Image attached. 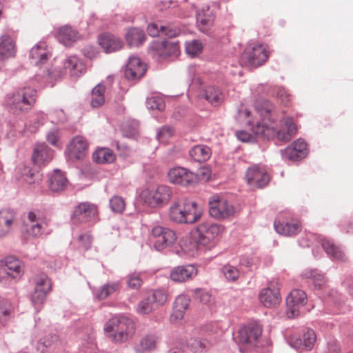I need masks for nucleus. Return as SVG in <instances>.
<instances>
[{"mask_svg":"<svg viewBox=\"0 0 353 353\" xmlns=\"http://www.w3.org/2000/svg\"><path fill=\"white\" fill-rule=\"evenodd\" d=\"M42 225L39 223L26 225V232L28 237L37 238L41 234Z\"/></svg>","mask_w":353,"mask_h":353,"instance_id":"57","label":"nucleus"},{"mask_svg":"<svg viewBox=\"0 0 353 353\" xmlns=\"http://www.w3.org/2000/svg\"><path fill=\"white\" fill-rule=\"evenodd\" d=\"M195 299L202 305L209 307L214 303V299L210 292L205 290H196L195 292Z\"/></svg>","mask_w":353,"mask_h":353,"instance_id":"45","label":"nucleus"},{"mask_svg":"<svg viewBox=\"0 0 353 353\" xmlns=\"http://www.w3.org/2000/svg\"><path fill=\"white\" fill-rule=\"evenodd\" d=\"M46 139L48 143L54 146L58 145V130L55 128L51 130L46 134Z\"/></svg>","mask_w":353,"mask_h":353,"instance_id":"64","label":"nucleus"},{"mask_svg":"<svg viewBox=\"0 0 353 353\" xmlns=\"http://www.w3.org/2000/svg\"><path fill=\"white\" fill-rule=\"evenodd\" d=\"M47 114L43 112L37 113L33 119L30 121L29 128L31 132H35L39 127L43 125L47 120Z\"/></svg>","mask_w":353,"mask_h":353,"instance_id":"50","label":"nucleus"},{"mask_svg":"<svg viewBox=\"0 0 353 353\" xmlns=\"http://www.w3.org/2000/svg\"><path fill=\"white\" fill-rule=\"evenodd\" d=\"M209 214L216 219H225L235 213L234 206L227 200L214 195L209 199Z\"/></svg>","mask_w":353,"mask_h":353,"instance_id":"8","label":"nucleus"},{"mask_svg":"<svg viewBox=\"0 0 353 353\" xmlns=\"http://www.w3.org/2000/svg\"><path fill=\"white\" fill-rule=\"evenodd\" d=\"M50 57L51 54L43 41L38 42L31 48L29 53L30 63L34 65H41L46 63Z\"/></svg>","mask_w":353,"mask_h":353,"instance_id":"20","label":"nucleus"},{"mask_svg":"<svg viewBox=\"0 0 353 353\" xmlns=\"http://www.w3.org/2000/svg\"><path fill=\"white\" fill-rule=\"evenodd\" d=\"M196 202H186L182 209L179 201H175L170 207V219L177 223H194L201 217L200 213L196 212Z\"/></svg>","mask_w":353,"mask_h":353,"instance_id":"6","label":"nucleus"},{"mask_svg":"<svg viewBox=\"0 0 353 353\" xmlns=\"http://www.w3.org/2000/svg\"><path fill=\"white\" fill-rule=\"evenodd\" d=\"M67 149L70 158L82 159L85 155L87 143L82 137L77 136L70 141Z\"/></svg>","mask_w":353,"mask_h":353,"instance_id":"27","label":"nucleus"},{"mask_svg":"<svg viewBox=\"0 0 353 353\" xmlns=\"http://www.w3.org/2000/svg\"><path fill=\"white\" fill-rule=\"evenodd\" d=\"M146 72V66L137 57H130L124 71L125 77L131 81L141 78Z\"/></svg>","mask_w":353,"mask_h":353,"instance_id":"18","label":"nucleus"},{"mask_svg":"<svg viewBox=\"0 0 353 353\" xmlns=\"http://www.w3.org/2000/svg\"><path fill=\"white\" fill-rule=\"evenodd\" d=\"M147 32L148 34L152 37H156L161 35V26L157 23H151L148 25Z\"/></svg>","mask_w":353,"mask_h":353,"instance_id":"62","label":"nucleus"},{"mask_svg":"<svg viewBox=\"0 0 353 353\" xmlns=\"http://www.w3.org/2000/svg\"><path fill=\"white\" fill-rule=\"evenodd\" d=\"M15 52V46L10 36L4 35L0 37V60L13 57Z\"/></svg>","mask_w":353,"mask_h":353,"instance_id":"36","label":"nucleus"},{"mask_svg":"<svg viewBox=\"0 0 353 353\" xmlns=\"http://www.w3.org/2000/svg\"><path fill=\"white\" fill-rule=\"evenodd\" d=\"M316 341L315 332L307 329L303 334L302 338L295 339L292 342V346L299 350H310L313 348Z\"/></svg>","mask_w":353,"mask_h":353,"instance_id":"26","label":"nucleus"},{"mask_svg":"<svg viewBox=\"0 0 353 353\" xmlns=\"http://www.w3.org/2000/svg\"><path fill=\"white\" fill-rule=\"evenodd\" d=\"M13 313L11 303L3 299H0V323L4 325L10 319Z\"/></svg>","mask_w":353,"mask_h":353,"instance_id":"41","label":"nucleus"},{"mask_svg":"<svg viewBox=\"0 0 353 353\" xmlns=\"http://www.w3.org/2000/svg\"><path fill=\"white\" fill-rule=\"evenodd\" d=\"M190 299L185 294L179 295L175 299L173 311L171 314V320L177 322L184 318L186 311L189 308Z\"/></svg>","mask_w":353,"mask_h":353,"instance_id":"24","label":"nucleus"},{"mask_svg":"<svg viewBox=\"0 0 353 353\" xmlns=\"http://www.w3.org/2000/svg\"><path fill=\"white\" fill-rule=\"evenodd\" d=\"M151 234L157 239L154 243H174L177 239V234L173 230L160 225L154 227Z\"/></svg>","mask_w":353,"mask_h":353,"instance_id":"30","label":"nucleus"},{"mask_svg":"<svg viewBox=\"0 0 353 353\" xmlns=\"http://www.w3.org/2000/svg\"><path fill=\"white\" fill-rule=\"evenodd\" d=\"M120 288L119 283H112L104 285L101 289L97 292V296L99 299H104L107 298L110 294L118 290Z\"/></svg>","mask_w":353,"mask_h":353,"instance_id":"48","label":"nucleus"},{"mask_svg":"<svg viewBox=\"0 0 353 353\" xmlns=\"http://www.w3.org/2000/svg\"><path fill=\"white\" fill-rule=\"evenodd\" d=\"M57 38L61 43L68 46L78 39L79 32L70 26L65 25L59 29Z\"/></svg>","mask_w":353,"mask_h":353,"instance_id":"34","label":"nucleus"},{"mask_svg":"<svg viewBox=\"0 0 353 353\" xmlns=\"http://www.w3.org/2000/svg\"><path fill=\"white\" fill-rule=\"evenodd\" d=\"M104 330L112 342L122 343L133 336L136 327L132 319L125 316H117L107 322Z\"/></svg>","mask_w":353,"mask_h":353,"instance_id":"4","label":"nucleus"},{"mask_svg":"<svg viewBox=\"0 0 353 353\" xmlns=\"http://www.w3.org/2000/svg\"><path fill=\"white\" fill-rule=\"evenodd\" d=\"M54 150L46 143H37L34 145L32 154L33 168L25 166L21 171V178L29 185L39 183L42 179L39 168L50 163L53 159Z\"/></svg>","mask_w":353,"mask_h":353,"instance_id":"2","label":"nucleus"},{"mask_svg":"<svg viewBox=\"0 0 353 353\" xmlns=\"http://www.w3.org/2000/svg\"><path fill=\"white\" fill-rule=\"evenodd\" d=\"M155 306L154 305L151 299L148 296L147 299L139 302L137 306V312L139 314H148L152 312L154 309Z\"/></svg>","mask_w":353,"mask_h":353,"instance_id":"55","label":"nucleus"},{"mask_svg":"<svg viewBox=\"0 0 353 353\" xmlns=\"http://www.w3.org/2000/svg\"><path fill=\"white\" fill-rule=\"evenodd\" d=\"M24 272V265L19 259L9 256L0 261V282L11 277L20 278Z\"/></svg>","mask_w":353,"mask_h":353,"instance_id":"9","label":"nucleus"},{"mask_svg":"<svg viewBox=\"0 0 353 353\" xmlns=\"http://www.w3.org/2000/svg\"><path fill=\"white\" fill-rule=\"evenodd\" d=\"M307 303V296L304 291L294 290L286 299L287 316L288 318H294L299 315L301 307Z\"/></svg>","mask_w":353,"mask_h":353,"instance_id":"15","label":"nucleus"},{"mask_svg":"<svg viewBox=\"0 0 353 353\" xmlns=\"http://www.w3.org/2000/svg\"><path fill=\"white\" fill-rule=\"evenodd\" d=\"M269 55L266 49L262 45L247 48L241 54L240 61L245 64L257 67L263 64Z\"/></svg>","mask_w":353,"mask_h":353,"instance_id":"12","label":"nucleus"},{"mask_svg":"<svg viewBox=\"0 0 353 353\" xmlns=\"http://www.w3.org/2000/svg\"><path fill=\"white\" fill-rule=\"evenodd\" d=\"M37 100V91L30 87H23L8 93L4 99V105L8 112L17 119H10L8 124L14 131L22 132L26 127L23 114L32 108Z\"/></svg>","mask_w":353,"mask_h":353,"instance_id":"1","label":"nucleus"},{"mask_svg":"<svg viewBox=\"0 0 353 353\" xmlns=\"http://www.w3.org/2000/svg\"><path fill=\"white\" fill-rule=\"evenodd\" d=\"M35 287L30 299L32 304L37 307L43 303L47 294L51 290V282L48 276L39 274L34 278Z\"/></svg>","mask_w":353,"mask_h":353,"instance_id":"13","label":"nucleus"},{"mask_svg":"<svg viewBox=\"0 0 353 353\" xmlns=\"http://www.w3.org/2000/svg\"><path fill=\"white\" fill-rule=\"evenodd\" d=\"M262 334V327L255 323H250L241 327L238 332L237 341L245 347L256 345Z\"/></svg>","mask_w":353,"mask_h":353,"instance_id":"11","label":"nucleus"},{"mask_svg":"<svg viewBox=\"0 0 353 353\" xmlns=\"http://www.w3.org/2000/svg\"><path fill=\"white\" fill-rule=\"evenodd\" d=\"M323 248L328 256L335 259L343 260L344 257L343 252L341 250L339 246L336 244H321Z\"/></svg>","mask_w":353,"mask_h":353,"instance_id":"47","label":"nucleus"},{"mask_svg":"<svg viewBox=\"0 0 353 353\" xmlns=\"http://www.w3.org/2000/svg\"><path fill=\"white\" fill-rule=\"evenodd\" d=\"M111 210L114 213H122L125 208V202L123 197L115 195L110 199L109 202Z\"/></svg>","mask_w":353,"mask_h":353,"instance_id":"46","label":"nucleus"},{"mask_svg":"<svg viewBox=\"0 0 353 353\" xmlns=\"http://www.w3.org/2000/svg\"><path fill=\"white\" fill-rule=\"evenodd\" d=\"M221 229V225L214 223L207 222L199 225L194 232V236L199 239L195 243L205 240L210 242L214 240L219 234Z\"/></svg>","mask_w":353,"mask_h":353,"instance_id":"17","label":"nucleus"},{"mask_svg":"<svg viewBox=\"0 0 353 353\" xmlns=\"http://www.w3.org/2000/svg\"><path fill=\"white\" fill-rule=\"evenodd\" d=\"M15 212L10 208L0 210V238L7 236L10 230L15 219Z\"/></svg>","mask_w":353,"mask_h":353,"instance_id":"29","label":"nucleus"},{"mask_svg":"<svg viewBox=\"0 0 353 353\" xmlns=\"http://www.w3.org/2000/svg\"><path fill=\"white\" fill-rule=\"evenodd\" d=\"M274 228L278 234L286 236L296 235L301 230V225L298 222H281L280 220L274 221Z\"/></svg>","mask_w":353,"mask_h":353,"instance_id":"31","label":"nucleus"},{"mask_svg":"<svg viewBox=\"0 0 353 353\" xmlns=\"http://www.w3.org/2000/svg\"><path fill=\"white\" fill-rule=\"evenodd\" d=\"M254 105L256 112L262 119L261 123L267 124L265 121H268L270 123L269 125H272L279 120L277 110L268 99L258 97L255 99Z\"/></svg>","mask_w":353,"mask_h":353,"instance_id":"14","label":"nucleus"},{"mask_svg":"<svg viewBox=\"0 0 353 353\" xmlns=\"http://www.w3.org/2000/svg\"><path fill=\"white\" fill-rule=\"evenodd\" d=\"M200 244H182L181 249L185 254L194 257L199 254V245ZM204 245V244H201Z\"/></svg>","mask_w":353,"mask_h":353,"instance_id":"58","label":"nucleus"},{"mask_svg":"<svg viewBox=\"0 0 353 353\" xmlns=\"http://www.w3.org/2000/svg\"><path fill=\"white\" fill-rule=\"evenodd\" d=\"M283 128H275L273 124H261L258 123L253 131L262 139H272L284 143L288 142L292 137L296 134L297 128L291 117L284 118L280 120Z\"/></svg>","mask_w":353,"mask_h":353,"instance_id":"3","label":"nucleus"},{"mask_svg":"<svg viewBox=\"0 0 353 353\" xmlns=\"http://www.w3.org/2000/svg\"><path fill=\"white\" fill-rule=\"evenodd\" d=\"M202 95L213 106H217L223 101L221 91L214 85L207 86L204 89Z\"/></svg>","mask_w":353,"mask_h":353,"instance_id":"37","label":"nucleus"},{"mask_svg":"<svg viewBox=\"0 0 353 353\" xmlns=\"http://www.w3.org/2000/svg\"><path fill=\"white\" fill-rule=\"evenodd\" d=\"M92 159L98 163H109L114 161V155L109 148H101L92 154Z\"/></svg>","mask_w":353,"mask_h":353,"instance_id":"40","label":"nucleus"},{"mask_svg":"<svg viewBox=\"0 0 353 353\" xmlns=\"http://www.w3.org/2000/svg\"><path fill=\"white\" fill-rule=\"evenodd\" d=\"M68 179L59 169L54 170L48 174V186L50 191L59 192L65 190Z\"/></svg>","mask_w":353,"mask_h":353,"instance_id":"23","label":"nucleus"},{"mask_svg":"<svg viewBox=\"0 0 353 353\" xmlns=\"http://www.w3.org/2000/svg\"><path fill=\"white\" fill-rule=\"evenodd\" d=\"M198 274L194 265H187L174 268L170 272V279L174 282L182 283L190 280Z\"/></svg>","mask_w":353,"mask_h":353,"instance_id":"21","label":"nucleus"},{"mask_svg":"<svg viewBox=\"0 0 353 353\" xmlns=\"http://www.w3.org/2000/svg\"><path fill=\"white\" fill-rule=\"evenodd\" d=\"M154 51L153 56L157 57L158 61L174 60L180 54L178 41L164 40L161 42H154L151 46Z\"/></svg>","mask_w":353,"mask_h":353,"instance_id":"10","label":"nucleus"},{"mask_svg":"<svg viewBox=\"0 0 353 353\" xmlns=\"http://www.w3.org/2000/svg\"><path fill=\"white\" fill-rule=\"evenodd\" d=\"M145 34L142 29L137 28H130L125 34V40L130 47H139L145 41Z\"/></svg>","mask_w":353,"mask_h":353,"instance_id":"35","label":"nucleus"},{"mask_svg":"<svg viewBox=\"0 0 353 353\" xmlns=\"http://www.w3.org/2000/svg\"><path fill=\"white\" fill-rule=\"evenodd\" d=\"M111 146L116 148L120 156L125 157L128 155L130 151V148L127 144L120 143L119 141L114 140L111 143Z\"/></svg>","mask_w":353,"mask_h":353,"instance_id":"61","label":"nucleus"},{"mask_svg":"<svg viewBox=\"0 0 353 353\" xmlns=\"http://www.w3.org/2000/svg\"><path fill=\"white\" fill-rule=\"evenodd\" d=\"M161 36H165L168 38H173L179 36L181 30L176 23H170L165 25H161Z\"/></svg>","mask_w":353,"mask_h":353,"instance_id":"42","label":"nucleus"},{"mask_svg":"<svg viewBox=\"0 0 353 353\" xmlns=\"http://www.w3.org/2000/svg\"><path fill=\"white\" fill-rule=\"evenodd\" d=\"M170 181L174 184H180L187 186L193 183L195 174L183 167H175L170 170L168 173Z\"/></svg>","mask_w":353,"mask_h":353,"instance_id":"19","label":"nucleus"},{"mask_svg":"<svg viewBox=\"0 0 353 353\" xmlns=\"http://www.w3.org/2000/svg\"><path fill=\"white\" fill-rule=\"evenodd\" d=\"M259 297L261 303L266 307L276 306L281 299L279 289L270 287L263 289Z\"/></svg>","mask_w":353,"mask_h":353,"instance_id":"28","label":"nucleus"},{"mask_svg":"<svg viewBox=\"0 0 353 353\" xmlns=\"http://www.w3.org/2000/svg\"><path fill=\"white\" fill-rule=\"evenodd\" d=\"M139 121L137 120H129L125 122L122 126L123 136L128 138L134 137L138 132Z\"/></svg>","mask_w":353,"mask_h":353,"instance_id":"43","label":"nucleus"},{"mask_svg":"<svg viewBox=\"0 0 353 353\" xmlns=\"http://www.w3.org/2000/svg\"><path fill=\"white\" fill-rule=\"evenodd\" d=\"M154 305L157 307L163 305L168 300V295L166 292L162 290H155L153 294L150 296Z\"/></svg>","mask_w":353,"mask_h":353,"instance_id":"52","label":"nucleus"},{"mask_svg":"<svg viewBox=\"0 0 353 353\" xmlns=\"http://www.w3.org/2000/svg\"><path fill=\"white\" fill-rule=\"evenodd\" d=\"M245 178L250 186L257 188L265 187L270 180L268 172L258 165L249 168L246 171Z\"/></svg>","mask_w":353,"mask_h":353,"instance_id":"16","label":"nucleus"},{"mask_svg":"<svg viewBox=\"0 0 353 353\" xmlns=\"http://www.w3.org/2000/svg\"><path fill=\"white\" fill-rule=\"evenodd\" d=\"M146 107L151 110L162 111L165 107L163 99L159 96H151L146 99Z\"/></svg>","mask_w":353,"mask_h":353,"instance_id":"44","label":"nucleus"},{"mask_svg":"<svg viewBox=\"0 0 353 353\" xmlns=\"http://www.w3.org/2000/svg\"><path fill=\"white\" fill-rule=\"evenodd\" d=\"M70 219L73 224L92 226L99 221L98 208L88 201L81 202L74 208Z\"/></svg>","mask_w":353,"mask_h":353,"instance_id":"5","label":"nucleus"},{"mask_svg":"<svg viewBox=\"0 0 353 353\" xmlns=\"http://www.w3.org/2000/svg\"><path fill=\"white\" fill-rule=\"evenodd\" d=\"M247 124L248 125H252V134L247 132L244 130L238 131L236 132V137L238 139L243 142H254L257 140H268V139H262L261 137H259V136H257L253 131L254 128L257 125L258 123H260L262 124L263 123H261L259 121H256L255 123L252 121L251 120L248 119L246 121Z\"/></svg>","mask_w":353,"mask_h":353,"instance_id":"39","label":"nucleus"},{"mask_svg":"<svg viewBox=\"0 0 353 353\" xmlns=\"http://www.w3.org/2000/svg\"><path fill=\"white\" fill-rule=\"evenodd\" d=\"M64 69L68 70L72 77H79L85 72V64L77 57L70 56L64 63Z\"/></svg>","mask_w":353,"mask_h":353,"instance_id":"32","label":"nucleus"},{"mask_svg":"<svg viewBox=\"0 0 353 353\" xmlns=\"http://www.w3.org/2000/svg\"><path fill=\"white\" fill-rule=\"evenodd\" d=\"M202 50V44L198 40H192L185 43V52L188 54L195 57Z\"/></svg>","mask_w":353,"mask_h":353,"instance_id":"51","label":"nucleus"},{"mask_svg":"<svg viewBox=\"0 0 353 353\" xmlns=\"http://www.w3.org/2000/svg\"><path fill=\"white\" fill-rule=\"evenodd\" d=\"M157 344V337L154 334H148L141 338L135 350L139 353L151 351L156 348Z\"/></svg>","mask_w":353,"mask_h":353,"instance_id":"38","label":"nucleus"},{"mask_svg":"<svg viewBox=\"0 0 353 353\" xmlns=\"http://www.w3.org/2000/svg\"><path fill=\"white\" fill-rule=\"evenodd\" d=\"M83 345L85 353H94L97 350V344L95 343V334L93 331H90L86 339H83Z\"/></svg>","mask_w":353,"mask_h":353,"instance_id":"49","label":"nucleus"},{"mask_svg":"<svg viewBox=\"0 0 353 353\" xmlns=\"http://www.w3.org/2000/svg\"><path fill=\"white\" fill-rule=\"evenodd\" d=\"M172 196L171 188L165 185H161L153 190H143L140 194L143 201L151 208H161L166 205Z\"/></svg>","mask_w":353,"mask_h":353,"instance_id":"7","label":"nucleus"},{"mask_svg":"<svg viewBox=\"0 0 353 353\" xmlns=\"http://www.w3.org/2000/svg\"><path fill=\"white\" fill-rule=\"evenodd\" d=\"M172 134V130L168 126H163L158 129L157 132V139L159 141H164L170 138Z\"/></svg>","mask_w":353,"mask_h":353,"instance_id":"60","label":"nucleus"},{"mask_svg":"<svg viewBox=\"0 0 353 353\" xmlns=\"http://www.w3.org/2000/svg\"><path fill=\"white\" fill-rule=\"evenodd\" d=\"M223 274L228 281H234L239 276L238 269L234 266L226 265L222 268Z\"/></svg>","mask_w":353,"mask_h":353,"instance_id":"56","label":"nucleus"},{"mask_svg":"<svg viewBox=\"0 0 353 353\" xmlns=\"http://www.w3.org/2000/svg\"><path fill=\"white\" fill-rule=\"evenodd\" d=\"M99 43L105 53L119 50L123 43L121 39L110 33H104L99 37Z\"/></svg>","mask_w":353,"mask_h":353,"instance_id":"22","label":"nucleus"},{"mask_svg":"<svg viewBox=\"0 0 353 353\" xmlns=\"http://www.w3.org/2000/svg\"><path fill=\"white\" fill-rule=\"evenodd\" d=\"M189 154L194 161L203 163L210 158L212 150L209 146L199 144L192 147L189 151Z\"/></svg>","mask_w":353,"mask_h":353,"instance_id":"33","label":"nucleus"},{"mask_svg":"<svg viewBox=\"0 0 353 353\" xmlns=\"http://www.w3.org/2000/svg\"><path fill=\"white\" fill-rule=\"evenodd\" d=\"M196 18L199 30L206 32L213 25L215 16L210 7L206 6L197 12Z\"/></svg>","mask_w":353,"mask_h":353,"instance_id":"25","label":"nucleus"},{"mask_svg":"<svg viewBox=\"0 0 353 353\" xmlns=\"http://www.w3.org/2000/svg\"><path fill=\"white\" fill-rule=\"evenodd\" d=\"M293 148H295L296 150L299 152L301 156L306 157L307 154V143L305 140L299 139L296 141H294L291 145Z\"/></svg>","mask_w":353,"mask_h":353,"instance_id":"59","label":"nucleus"},{"mask_svg":"<svg viewBox=\"0 0 353 353\" xmlns=\"http://www.w3.org/2000/svg\"><path fill=\"white\" fill-rule=\"evenodd\" d=\"M281 154L283 158L292 161H299L305 157V156H301L299 152H298V151L292 145L287 147L283 150H281Z\"/></svg>","mask_w":353,"mask_h":353,"instance_id":"53","label":"nucleus"},{"mask_svg":"<svg viewBox=\"0 0 353 353\" xmlns=\"http://www.w3.org/2000/svg\"><path fill=\"white\" fill-rule=\"evenodd\" d=\"M128 283L130 288L137 289L141 285L142 281L139 275L133 274L129 276Z\"/></svg>","mask_w":353,"mask_h":353,"instance_id":"63","label":"nucleus"},{"mask_svg":"<svg viewBox=\"0 0 353 353\" xmlns=\"http://www.w3.org/2000/svg\"><path fill=\"white\" fill-rule=\"evenodd\" d=\"M307 278L311 279L315 286L321 288L325 282V277L323 274L317 272L316 270H310L305 273Z\"/></svg>","mask_w":353,"mask_h":353,"instance_id":"54","label":"nucleus"}]
</instances>
